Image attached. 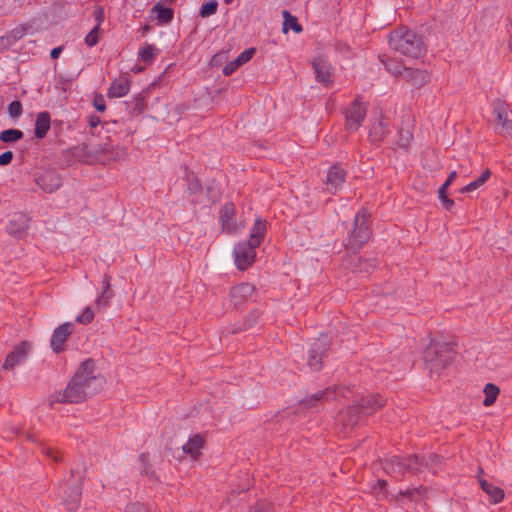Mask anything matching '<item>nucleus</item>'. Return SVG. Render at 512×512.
<instances>
[{
	"instance_id": "1",
	"label": "nucleus",
	"mask_w": 512,
	"mask_h": 512,
	"mask_svg": "<svg viewBox=\"0 0 512 512\" xmlns=\"http://www.w3.org/2000/svg\"><path fill=\"white\" fill-rule=\"evenodd\" d=\"M103 381L94 372V363L86 360L81 364L66 388L50 396L51 403H81L102 389Z\"/></svg>"
},
{
	"instance_id": "2",
	"label": "nucleus",
	"mask_w": 512,
	"mask_h": 512,
	"mask_svg": "<svg viewBox=\"0 0 512 512\" xmlns=\"http://www.w3.org/2000/svg\"><path fill=\"white\" fill-rule=\"evenodd\" d=\"M389 45L394 51L410 58L421 57L425 52L422 40L404 27L390 33Z\"/></svg>"
},
{
	"instance_id": "3",
	"label": "nucleus",
	"mask_w": 512,
	"mask_h": 512,
	"mask_svg": "<svg viewBox=\"0 0 512 512\" xmlns=\"http://www.w3.org/2000/svg\"><path fill=\"white\" fill-rule=\"evenodd\" d=\"M452 356L453 351L448 344L431 342L425 351V360L433 363L436 368H443Z\"/></svg>"
},
{
	"instance_id": "4",
	"label": "nucleus",
	"mask_w": 512,
	"mask_h": 512,
	"mask_svg": "<svg viewBox=\"0 0 512 512\" xmlns=\"http://www.w3.org/2000/svg\"><path fill=\"white\" fill-rule=\"evenodd\" d=\"M257 247L247 242L238 243L233 251L235 265L240 270L248 269L255 261Z\"/></svg>"
},
{
	"instance_id": "5",
	"label": "nucleus",
	"mask_w": 512,
	"mask_h": 512,
	"mask_svg": "<svg viewBox=\"0 0 512 512\" xmlns=\"http://www.w3.org/2000/svg\"><path fill=\"white\" fill-rule=\"evenodd\" d=\"M370 238V230L367 225L365 212H358L355 216V228L353 229L349 243L352 248H358Z\"/></svg>"
},
{
	"instance_id": "6",
	"label": "nucleus",
	"mask_w": 512,
	"mask_h": 512,
	"mask_svg": "<svg viewBox=\"0 0 512 512\" xmlns=\"http://www.w3.org/2000/svg\"><path fill=\"white\" fill-rule=\"evenodd\" d=\"M367 112V106L359 101L354 100L346 111V126L350 131H356L362 124Z\"/></svg>"
},
{
	"instance_id": "7",
	"label": "nucleus",
	"mask_w": 512,
	"mask_h": 512,
	"mask_svg": "<svg viewBox=\"0 0 512 512\" xmlns=\"http://www.w3.org/2000/svg\"><path fill=\"white\" fill-rule=\"evenodd\" d=\"M236 210L233 203H226L220 210L219 220L221 228L226 233H234L244 227L243 222H237L235 219Z\"/></svg>"
},
{
	"instance_id": "8",
	"label": "nucleus",
	"mask_w": 512,
	"mask_h": 512,
	"mask_svg": "<svg viewBox=\"0 0 512 512\" xmlns=\"http://www.w3.org/2000/svg\"><path fill=\"white\" fill-rule=\"evenodd\" d=\"M254 293V285L250 283H240L230 289L229 300L234 307H240L248 303L253 298Z\"/></svg>"
},
{
	"instance_id": "9",
	"label": "nucleus",
	"mask_w": 512,
	"mask_h": 512,
	"mask_svg": "<svg viewBox=\"0 0 512 512\" xmlns=\"http://www.w3.org/2000/svg\"><path fill=\"white\" fill-rule=\"evenodd\" d=\"M312 67L317 82L324 86H330L333 83V68L331 64L322 57H317L312 61Z\"/></svg>"
},
{
	"instance_id": "10",
	"label": "nucleus",
	"mask_w": 512,
	"mask_h": 512,
	"mask_svg": "<svg viewBox=\"0 0 512 512\" xmlns=\"http://www.w3.org/2000/svg\"><path fill=\"white\" fill-rule=\"evenodd\" d=\"M73 328L74 325L71 322H65L55 328L50 339L51 349L55 353H60L65 349V342L71 335Z\"/></svg>"
},
{
	"instance_id": "11",
	"label": "nucleus",
	"mask_w": 512,
	"mask_h": 512,
	"mask_svg": "<svg viewBox=\"0 0 512 512\" xmlns=\"http://www.w3.org/2000/svg\"><path fill=\"white\" fill-rule=\"evenodd\" d=\"M36 183L44 192L53 193L62 186V179L54 170H45L37 177Z\"/></svg>"
},
{
	"instance_id": "12",
	"label": "nucleus",
	"mask_w": 512,
	"mask_h": 512,
	"mask_svg": "<svg viewBox=\"0 0 512 512\" xmlns=\"http://www.w3.org/2000/svg\"><path fill=\"white\" fill-rule=\"evenodd\" d=\"M346 178V172L344 169L337 165H333L329 168L326 179H325V187L326 190L330 193H336L339 189L342 188Z\"/></svg>"
},
{
	"instance_id": "13",
	"label": "nucleus",
	"mask_w": 512,
	"mask_h": 512,
	"mask_svg": "<svg viewBox=\"0 0 512 512\" xmlns=\"http://www.w3.org/2000/svg\"><path fill=\"white\" fill-rule=\"evenodd\" d=\"M30 345L27 342H22L17 345L14 350L7 355L4 362V369H12L16 365L22 363L28 356Z\"/></svg>"
},
{
	"instance_id": "14",
	"label": "nucleus",
	"mask_w": 512,
	"mask_h": 512,
	"mask_svg": "<svg viewBox=\"0 0 512 512\" xmlns=\"http://www.w3.org/2000/svg\"><path fill=\"white\" fill-rule=\"evenodd\" d=\"M497 121V130L504 136L512 137V120L508 117V110L504 105H498L494 109Z\"/></svg>"
},
{
	"instance_id": "15",
	"label": "nucleus",
	"mask_w": 512,
	"mask_h": 512,
	"mask_svg": "<svg viewBox=\"0 0 512 512\" xmlns=\"http://www.w3.org/2000/svg\"><path fill=\"white\" fill-rule=\"evenodd\" d=\"M204 442V437L201 434H194L182 446V451L192 460H197L201 455Z\"/></svg>"
},
{
	"instance_id": "16",
	"label": "nucleus",
	"mask_w": 512,
	"mask_h": 512,
	"mask_svg": "<svg viewBox=\"0 0 512 512\" xmlns=\"http://www.w3.org/2000/svg\"><path fill=\"white\" fill-rule=\"evenodd\" d=\"M403 79L415 87H422L430 81V73L425 69L407 68Z\"/></svg>"
},
{
	"instance_id": "17",
	"label": "nucleus",
	"mask_w": 512,
	"mask_h": 512,
	"mask_svg": "<svg viewBox=\"0 0 512 512\" xmlns=\"http://www.w3.org/2000/svg\"><path fill=\"white\" fill-rule=\"evenodd\" d=\"M482 472L483 471L481 470L477 476L482 490L489 496L491 503L498 504L502 502L505 496L503 489L492 483H489L486 479L480 476Z\"/></svg>"
},
{
	"instance_id": "18",
	"label": "nucleus",
	"mask_w": 512,
	"mask_h": 512,
	"mask_svg": "<svg viewBox=\"0 0 512 512\" xmlns=\"http://www.w3.org/2000/svg\"><path fill=\"white\" fill-rule=\"evenodd\" d=\"M130 91V81L126 77H120L117 79H114L108 90H107V96L109 98H121L126 96Z\"/></svg>"
},
{
	"instance_id": "19",
	"label": "nucleus",
	"mask_w": 512,
	"mask_h": 512,
	"mask_svg": "<svg viewBox=\"0 0 512 512\" xmlns=\"http://www.w3.org/2000/svg\"><path fill=\"white\" fill-rule=\"evenodd\" d=\"M255 52V48H249L241 52L236 59L224 66L223 74L226 76L233 74L240 66L247 63L254 56Z\"/></svg>"
},
{
	"instance_id": "20",
	"label": "nucleus",
	"mask_w": 512,
	"mask_h": 512,
	"mask_svg": "<svg viewBox=\"0 0 512 512\" xmlns=\"http://www.w3.org/2000/svg\"><path fill=\"white\" fill-rule=\"evenodd\" d=\"M51 127V117L46 111L40 112L36 116L34 136L37 139H43Z\"/></svg>"
},
{
	"instance_id": "21",
	"label": "nucleus",
	"mask_w": 512,
	"mask_h": 512,
	"mask_svg": "<svg viewBox=\"0 0 512 512\" xmlns=\"http://www.w3.org/2000/svg\"><path fill=\"white\" fill-rule=\"evenodd\" d=\"M267 230V222L261 218H257L250 231L249 241L247 243L259 247L264 239Z\"/></svg>"
},
{
	"instance_id": "22",
	"label": "nucleus",
	"mask_w": 512,
	"mask_h": 512,
	"mask_svg": "<svg viewBox=\"0 0 512 512\" xmlns=\"http://www.w3.org/2000/svg\"><path fill=\"white\" fill-rule=\"evenodd\" d=\"M383 406V401L380 396L377 395H370L366 398H363L360 403L359 407L365 414H371L381 408Z\"/></svg>"
},
{
	"instance_id": "23",
	"label": "nucleus",
	"mask_w": 512,
	"mask_h": 512,
	"mask_svg": "<svg viewBox=\"0 0 512 512\" xmlns=\"http://www.w3.org/2000/svg\"><path fill=\"white\" fill-rule=\"evenodd\" d=\"M387 127L381 118L375 119L369 130V137L373 142L381 141L386 135Z\"/></svg>"
},
{
	"instance_id": "24",
	"label": "nucleus",
	"mask_w": 512,
	"mask_h": 512,
	"mask_svg": "<svg viewBox=\"0 0 512 512\" xmlns=\"http://www.w3.org/2000/svg\"><path fill=\"white\" fill-rule=\"evenodd\" d=\"M490 176H491L490 170L485 169L477 179H475L474 181H471L466 186L461 188L460 192L461 193H470V192H473V191L479 189L488 181Z\"/></svg>"
},
{
	"instance_id": "25",
	"label": "nucleus",
	"mask_w": 512,
	"mask_h": 512,
	"mask_svg": "<svg viewBox=\"0 0 512 512\" xmlns=\"http://www.w3.org/2000/svg\"><path fill=\"white\" fill-rule=\"evenodd\" d=\"M152 12L156 13L157 20L162 24L171 22L174 15V11L170 7L159 3L152 8Z\"/></svg>"
},
{
	"instance_id": "26",
	"label": "nucleus",
	"mask_w": 512,
	"mask_h": 512,
	"mask_svg": "<svg viewBox=\"0 0 512 512\" xmlns=\"http://www.w3.org/2000/svg\"><path fill=\"white\" fill-rule=\"evenodd\" d=\"M82 490L79 485H74L70 488L69 497L64 500L69 510H75L78 508L81 500Z\"/></svg>"
},
{
	"instance_id": "27",
	"label": "nucleus",
	"mask_w": 512,
	"mask_h": 512,
	"mask_svg": "<svg viewBox=\"0 0 512 512\" xmlns=\"http://www.w3.org/2000/svg\"><path fill=\"white\" fill-rule=\"evenodd\" d=\"M103 284H104L103 292L95 301V304L100 308L107 307L109 304V301L112 297V294L110 292V288H111L110 276L105 275Z\"/></svg>"
},
{
	"instance_id": "28",
	"label": "nucleus",
	"mask_w": 512,
	"mask_h": 512,
	"mask_svg": "<svg viewBox=\"0 0 512 512\" xmlns=\"http://www.w3.org/2000/svg\"><path fill=\"white\" fill-rule=\"evenodd\" d=\"M483 392L485 395V398L483 400V405L486 407H489L492 404H494V402L496 401L500 390L496 385H494L492 383H488L485 385Z\"/></svg>"
},
{
	"instance_id": "29",
	"label": "nucleus",
	"mask_w": 512,
	"mask_h": 512,
	"mask_svg": "<svg viewBox=\"0 0 512 512\" xmlns=\"http://www.w3.org/2000/svg\"><path fill=\"white\" fill-rule=\"evenodd\" d=\"M284 24H283V32L286 33L288 29H292L296 33H300L302 31L301 25L298 23V20L295 16H292L288 11H283Z\"/></svg>"
},
{
	"instance_id": "30",
	"label": "nucleus",
	"mask_w": 512,
	"mask_h": 512,
	"mask_svg": "<svg viewBox=\"0 0 512 512\" xmlns=\"http://www.w3.org/2000/svg\"><path fill=\"white\" fill-rule=\"evenodd\" d=\"M24 136L23 132L18 129H7L0 133V140L5 143L17 142Z\"/></svg>"
},
{
	"instance_id": "31",
	"label": "nucleus",
	"mask_w": 512,
	"mask_h": 512,
	"mask_svg": "<svg viewBox=\"0 0 512 512\" xmlns=\"http://www.w3.org/2000/svg\"><path fill=\"white\" fill-rule=\"evenodd\" d=\"M218 9V2L216 0H210L202 4L199 10L201 17L206 18L214 15Z\"/></svg>"
},
{
	"instance_id": "32",
	"label": "nucleus",
	"mask_w": 512,
	"mask_h": 512,
	"mask_svg": "<svg viewBox=\"0 0 512 512\" xmlns=\"http://www.w3.org/2000/svg\"><path fill=\"white\" fill-rule=\"evenodd\" d=\"M139 58L144 62H150L155 56V47L151 44H145L139 49Z\"/></svg>"
},
{
	"instance_id": "33",
	"label": "nucleus",
	"mask_w": 512,
	"mask_h": 512,
	"mask_svg": "<svg viewBox=\"0 0 512 512\" xmlns=\"http://www.w3.org/2000/svg\"><path fill=\"white\" fill-rule=\"evenodd\" d=\"M319 347L317 346L316 349H312L310 351L309 357H308V366L315 371L320 370L322 363H321V356L318 354Z\"/></svg>"
},
{
	"instance_id": "34",
	"label": "nucleus",
	"mask_w": 512,
	"mask_h": 512,
	"mask_svg": "<svg viewBox=\"0 0 512 512\" xmlns=\"http://www.w3.org/2000/svg\"><path fill=\"white\" fill-rule=\"evenodd\" d=\"M385 67L388 72H390L396 76H400L402 78L404 76V70H406L408 68V67L404 66L403 64L396 63L391 60L385 62Z\"/></svg>"
},
{
	"instance_id": "35",
	"label": "nucleus",
	"mask_w": 512,
	"mask_h": 512,
	"mask_svg": "<svg viewBox=\"0 0 512 512\" xmlns=\"http://www.w3.org/2000/svg\"><path fill=\"white\" fill-rule=\"evenodd\" d=\"M412 141V133L410 132L409 129L407 130H401L399 132V139L398 141L396 142V145L399 147V148H403V149H406L409 147L410 143Z\"/></svg>"
},
{
	"instance_id": "36",
	"label": "nucleus",
	"mask_w": 512,
	"mask_h": 512,
	"mask_svg": "<svg viewBox=\"0 0 512 512\" xmlns=\"http://www.w3.org/2000/svg\"><path fill=\"white\" fill-rule=\"evenodd\" d=\"M94 319V312L90 307L84 308L76 317V322L80 324H89Z\"/></svg>"
},
{
	"instance_id": "37",
	"label": "nucleus",
	"mask_w": 512,
	"mask_h": 512,
	"mask_svg": "<svg viewBox=\"0 0 512 512\" xmlns=\"http://www.w3.org/2000/svg\"><path fill=\"white\" fill-rule=\"evenodd\" d=\"M100 28L94 27L85 37V44L89 47L95 46L99 41Z\"/></svg>"
},
{
	"instance_id": "38",
	"label": "nucleus",
	"mask_w": 512,
	"mask_h": 512,
	"mask_svg": "<svg viewBox=\"0 0 512 512\" xmlns=\"http://www.w3.org/2000/svg\"><path fill=\"white\" fill-rule=\"evenodd\" d=\"M397 464H400V458H395ZM405 463H401L408 470H417L418 469V457L416 455L410 456L407 459L403 460Z\"/></svg>"
},
{
	"instance_id": "39",
	"label": "nucleus",
	"mask_w": 512,
	"mask_h": 512,
	"mask_svg": "<svg viewBox=\"0 0 512 512\" xmlns=\"http://www.w3.org/2000/svg\"><path fill=\"white\" fill-rule=\"evenodd\" d=\"M8 114L12 118H18L22 114V104L20 101H12L8 105Z\"/></svg>"
},
{
	"instance_id": "40",
	"label": "nucleus",
	"mask_w": 512,
	"mask_h": 512,
	"mask_svg": "<svg viewBox=\"0 0 512 512\" xmlns=\"http://www.w3.org/2000/svg\"><path fill=\"white\" fill-rule=\"evenodd\" d=\"M329 395H330V392L328 390L318 392L310 397H307L304 401L305 405H307V406L314 405V401H320L322 399L328 398Z\"/></svg>"
},
{
	"instance_id": "41",
	"label": "nucleus",
	"mask_w": 512,
	"mask_h": 512,
	"mask_svg": "<svg viewBox=\"0 0 512 512\" xmlns=\"http://www.w3.org/2000/svg\"><path fill=\"white\" fill-rule=\"evenodd\" d=\"M249 512H273L268 502L260 501L250 508Z\"/></svg>"
},
{
	"instance_id": "42",
	"label": "nucleus",
	"mask_w": 512,
	"mask_h": 512,
	"mask_svg": "<svg viewBox=\"0 0 512 512\" xmlns=\"http://www.w3.org/2000/svg\"><path fill=\"white\" fill-rule=\"evenodd\" d=\"M93 15H94V18L96 21L95 27L100 28L102 23L104 22V18H105V13H104L103 7H101V6L96 7L93 12Z\"/></svg>"
},
{
	"instance_id": "43",
	"label": "nucleus",
	"mask_w": 512,
	"mask_h": 512,
	"mask_svg": "<svg viewBox=\"0 0 512 512\" xmlns=\"http://www.w3.org/2000/svg\"><path fill=\"white\" fill-rule=\"evenodd\" d=\"M13 159V153L11 151H6L0 154V166L8 165Z\"/></svg>"
},
{
	"instance_id": "44",
	"label": "nucleus",
	"mask_w": 512,
	"mask_h": 512,
	"mask_svg": "<svg viewBox=\"0 0 512 512\" xmlns=\"http://www.w3.org/2000/svg\"><path fill=\"white\" fill-rule=\"evenodd\" d=\"M93 104L95 109L99 112H104L106 109V105L102 96L95 97Z\"/></svg>"
},
{
	"instance_id": "45",
	"label": "nucleus",
	"mask_w": 512,
	"mask_h": 512,
	"mask_svg": "<svg viewBox=\"0 0 512 512\" xmlns=\"http://www.w3.org/2000/svg\"><path fill=\"white\" fill-rule=\"evenodd\" d=\"M88 123L91 128H95L101 123V119L97 115H91L88 118Z\"/></svg>"
},
{
	"instance_id": "46",
	"label": "nucleus",
	"mask_w": 512,
	"mask_h": 512,
	"mask_svg": "<svg viewBox=\"0 0 512 512\" xmlns=\"http://www.w3.org/2000/svg\"><path fill=\"white\" fill-rule=\"evenodd\" d=\"M445 210L450 211L454 206V201L450 198H445L440 201Z\"/></svg>"
},
{
	"instance_id": "47",
	"label": "nucleus",
	"mask_w": 512,
	"mask_h": 512,
	"mask_svg": "<svg viewBox=\"0 0 512 512\" xmlns=\"http://www.w3.org/2000/svg\"><path fill=\"white\" fill-rule=\"evenodd\" d=\"M63 51V47L62 46H58V47H55L51 50L50 52V56L52 59H57L59 58L60 54L62 53Z\"/></svg>"
},
{
	"instance_id": "48",
	"label": "nucleus",
	"mask_w": 512,
	"mask_h": 512,
	"mask_svg": "<svg viewBox=\"0 0 512 512\" xmlns=\"http://www.w3.org/2000/svg\"><path fill=\"white\" fill-rule=\"evenodd\" d=\"M447 189L448 187L444 186L443 184L438 189V198L441 201L442 199L448 198L447 196Z\"/></svg>"
},
{
	"instance_id": "49",
	"label": "nucleus",
	"mask_w": 512,
	"mask_h": 512,
	"mask_svg": "<svg viewBox=\"0 0 512 512\" xmlns=\"http://www.w3.org/2000/svg\"><path fill=\"white\" fill-rule=\"evenodd\" d=\"M456 177H457V172L456 171L450 172L448 178L443 183V185L446 186V187H449L452 184V182L456 179Z\"/></svg>"
},
{
	"instance_id": "50",
	"label": "nucleus",
	"mask_w": 512,
	"mask_h": 512,
	"mask_svg": "<svg viewBox=\"0 0 512 512\" xmlns=\"http://www.w3.org/2000/svg\"><path fill=\"white\" fill-rule=\"evenodd\" d=\"M43 453L49 457H53L55 461H59V457L54 455V452L51 448H44Z\"/></svg>"
},
{
	"instance_id": "51",
	"label": "nucleus",
	"mask_w": 512,
	"mask_h": 512,
	"mask_svg": "<svg viewBox=\"0 0 512 512\" xmlns=\"http://www.w3.org/2000/svg\"><path fill=\"white\" fill-rule=\"evenodd\" d=\"M114 150L116 151L115 158H117V159H119L125 155V150L122 148L116 147Z\"/></svg>"
},
{
	"instance_id": "52",
	"label": "nucleus",
	"mask_w": 512,
	"mask_h": 512,
	"mask_svg": "<svg viewBox=\"0 0 512 512\" xmlns=\"http://www.w3.org/2000/svg\"><path fill=\"white\" fill-rule=\"evenodd\" d=\"M358 421V417L356 419H349V424H355Z\"/></svg>"
},
{
	"instance_id": "53",
	"label": "nucleus",
	"mask_w": 512,
	"mask_h": 512,
	"mask_svg": "<svg viewBox=\"0 0 512 512\" xmlns=\"http://www.w3.org/2000/svg\"><path fill=\"white\" fill-rule=\"evenodd\" d=\"M227 4L231 3L233 0H224Z\"/></svg>"
},
{
	"instance_id": "54",
	"label": "nucleus",
	"mask_w": 512,
	"mask_h": 512,
	"mask_svg": "<svg viewBox=\"0 0 512 512\" xmlns=\"http://www.w3.org/2000/svg\"><path fill=\"white\" fill-rule=\"evenodd\" d=\"M138 508L141 509L142 511L146 512L144 507H138Z\"/></svg>"
}]
</instances>
